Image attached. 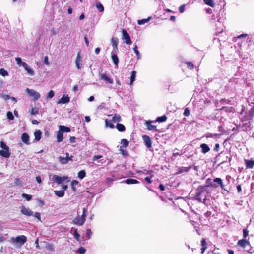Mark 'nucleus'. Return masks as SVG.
I'll return each instance as SVG.
<instances>
[{"label":"nucleus","mask_w":254,"mask_h":254,"mask_svg":"<svg viewBox=\"0 0 254 254\" xmlns=\"http://www.w3.org/2000/svg\"><path fill=\"white\" fill-rule=\"evenodd\" d=\"M34 217L35 218H36L37 219H38L39 220H41V215H40V213H39V212H36L35 214H34Z\"/></svg>","instance_id":"680f3d73"},{"label":"nucleus","mask_w":254,"mask_h":254,"mask_svg":"<svg viewBox=\"0 0 254 254\" xmlns=\"http://www.w3.org/2000/svg\"><path fill=\"white\" fill-rule=\"evenodd\" d=\"M96 8L100 12H103L104 11V7L103 5L100 2L96 3Z\"/></svg>","instance_id":"a19ab883"},{"label":"nucleus","mask_w":254,"mask_h":254,"mask_svg":"<svg viewBox=\"0 0 254 254\" xmlns=\"http://www.w3.org/2000/svg\"><path fill=\"white\" fill-rule=\"evenodd\" d=\"M249 244V242L245 239L240 240L238 242V245L243 248H245Z\"/></svg>","instance_id":"412c9836"},{"label":"nucleus","mask_w":254,"mask_h":254,"mask_svg":"<svg viewBox=\"0 0 254 254\" xmlns=\"http://www.w3.org/2000/svg\"><path fill=\"white\" fill-rule=\"evenodd\" d=\"M42 132L40 130H38L35 131L34 135L35 137V139L36 141H39L41 139Z\"/></svg>","instance_id":"393cba45"},{"label":"nucleus","mask_w":254,"mask_h":254,"mask_svg":"<svg viewBox=\"0 0 254 254\" xmlns=\"http://www.w3.org/2000/svg\"><path fill=\"white\" fill-rule=\"evenodd\" d=\"M248 233H249V232L247 229H244L243 230V236H244V238H246V237H247L248 236Z\"/></svg>","instance_id":"bf43d9fd"},{"label":"nucleus","mask_w":254,"mask_h":254,"mask_svg":"<svg viewBox=\"0 0 254 254\" xmlns=\"http://www.w3.org/2000/svg\"><path fill=\"white\" fill-rule=\"evenodd\" d=\"M86 251V250L83 247H80L78 251V252L81 254H84Z\"/></svg>","instance_id":"6e6d98bb"},{"label":"nucleus","mask_w":254,"mask_h":254,"mask_svg":"<svg viewBox=\"0 0 254 254\" xmlns=\"http://www.w3.org/2000/svg\"><path fill=\"white\" fill-rule=\"evenodd\" d=\"M15 60L17 62V64L19 65V66H20L22 65V63H23V62L22 61V60H21V58H20V57H16L15 58Z\"/></svg>","instance_id":"09e8293b"},{"label":"nucleus","mask_w":254,"mask_h":254,"mask_svg":"<svg viewBox=\"0 0 254 254\" xmlns=\"http://www.w3.org/2000/svg\"><path fill=\"white\" fill-rule=\"evenodd\" d=\"M138 173L140 174L149 175L151 177H152L154 175L152 171L144 170V171H138Z\"/></svg>","instance_id":"cd10ccee"},{"label":"nucleus","mask_w":254,"mask_h":254,"mask_svg":"<svg viewBox=\"0 0 254 254\" xmlns=\"http://www.w3.org/2000/svg\"><path fill=\"white\" fill-rule=\"evenodd\" d=\"M121 117L119 115L115 114L112 119V121L114 123L119 122L121 121Z\"/></svg>","instance_id":"f704fd0d"},{"label":"nucleus","mask_w":254,"mask_h":254,"mask_svg":"<svg viewBox=\"0 0 254 254\" xmlns=\"http://www.w3.org/2000/svg\"><path fill=\"white\" fill-rule=\"evenodd\" d=\"M112 120L111 121H108L107 119H106L105 120V125H106V127H109L111 128H114V125L113 124V123H112Z\"/></svg>","instance_id":"4c0bfd02"},{"label":"nucleus","mask_w":254,"mask_h":254,"mask_svg":"<svg viewBox=\"0 0 254 254\" xmlns=\"http://www.w3.org/2000/svg\"><path fill=\"white\" fill-rule=\"evenodd\" d=\"M154 122L155 121L149 120V121H147L145 122V125L147 127V128L148 130H152V131H157L156 126H155L154 125H152V123Z\"/></svg>","instance_id":"9b49d317"},{"label":"nucleus","mask_w":254,"mask_h":254,"mask_svg":"<svg viewBox=\"0 0 254 254\" xmlns=\"http://www.w3.org/2000/svg\"><path fill=\"white\" fill-rule=\"evenodd\" d=\"M73 158V156L72 155L69 156V154L68 152H66L65 157L59 156L58 160L61 164L64 165L67 164L69 161H72Z\"/></svg>","instance_id":"6e6552de"},{"label":"nucleus","mask_w":254,"mask_h":254,"mask_svg":"<svg viewBox=\"0 0 254 254\" xmlns=\"http://www.w3.org/2000/svg\"><path fill=\"white\" fill-rule=\"evenodd\" d=\"M245 164L247 168L252 169L254 166V159H244Z\"/></svg>","instance_id":"dca6fc26"},{"label":"nucleus","mask_w":254,"mask_h":254,"mask_svg":"<svg viewBox=\"0 0 254 254\" xmlns=\"http://www.w3.org/2000/svg\"><path fill=\"white\" fill-rule=\"evenodd\" d=\"M0 74L3 76V77H5V76H8V72L5 70L3 68H1L0 69Z\"/></svg>","instance_id":"79ce46f5"},{"label":"nucleus","mask_w":254,"mask_h":254,"mask_svg":"<svg viewBox=\"0 0 254 254\" xmlns=\"http://www.w3.org/2000/svg\"><path fill=\"white\" fill-rule=\"evenodd\" d=\"M82 62V58L80 56V54L79 52L77 54V57L75 60L76 67L78 70L80 69L81 68V65Z\"/></svg>","instance_id":"2eb2a0df"},{"label":"nucleus","mask_w":254,"mask_h":254,"mask_svg":"<svg viewBox=\"0 0 254 254\" xmlns=\"http://www.w3.org/2000/svg\"><path fill=\"white\" fill-rule=\"evenodd\" d=\"M87 208H84L83 209V214L81 216H78L73 220V223L79 226H82L85 221Z\"/></svg>","instance_id":"7ed1b4c3"},{"label":"nucleus","mask_w":254,"mask_h":254,"mask_svg":"<svg viewBox=\"0 0 254 254\" xmlns=\"http://www.w3.org/2000/svg\"><path fill=\"white\" fill-rule=\"evenodd\" d=\"M102 155H95L94 156V157H93V161H96L97 160V159H100L102 157Z\"/></svg>","instance_id":"e2e57ef3"},{"label":"nucleus","mask_w":254,"mask_h":254,"mask_svg":"<svg viewBox=\"0 0 254 254\" xmlns=\"http://www.w3.org/2000/svg\"><path fill=\"white\" fill-rule=\"evenodd\" d=\"M142 139L147 148H150L152 147V141L149 136L144 135L142 136Z\"/></svg>","instance_id":"f8f14e48"},{"label":"nucleus","mask_w":254,"mask_h":254,"mask_svg":"<svg viewBox=\"0 0 254 254\" xmlns=\"http://www.w3.org/2000/svg\"><path fill=\"white\" fill-rule=\"evenodd\" d=\"M120 150L121 151L122 154L124 156H127V152L126 150H124L123 148H122V147H120Z\"/></svg>","instance_id":"864d4df0"},{"label":"nucleus","mask_w":254,"mask_h":254,"mask_svg":"<svg viewBox=\"0 0 254 254\" xmlns=\"http://www.w3.org/2000/svg\"><path fill=\"white\" fill-rule=\"evenodd\" d=\"M0 146L2 149L0 150V155L6 158H9L10 153L9 151L8 146L2 141H0Z\"/></svg>","instance_id":"20e7f679"},{"label":"nucleus","mask_w":254,"mask_h":254,"mask_svg":"<svg viewBox=\"0 0 254 254\" xmlns=\"http://www.w3.org/2000/svg\"><path fill=\"white\" fill-rule=\"evenodd\" d=\"M54 92L53 90H50L47 94V98L48 99H51L54 96Z\"/></svg>","instance_id":"49530a36"},{"label":"nucleus","mask_w":254,"mask_h":254,"mask_svg":"<svg viewBox=\"0 0 254 254\" xmlns=\"http://www.w3.org/2000/svg\"><path fill=\"white\" fill-rule=\"evenodd\" d=\"M184 115L185 116H188L190 115V111L188 108H186L185 109V111L184 112Z\"/></svg>","instance_id":"052dcab7"},{"label":"nucleus","mask_w":254,"mask_h":254,"mask_svg":"<svg viewBox=\"0 0 254 254\" xmlns=\"http://www.w3.org/2000/svg\"><path fill=\"white\" fill-rule=\"evenodd\" d=\"M166 120H167L166 116L165 115H163L161 117H157L155 122H163L166 121Z\"/></svg>","instance_id":"e433bc0d"},{"label":"nucleus","mask_w":254,"mask_h":254,"mask_svg":"<svg viewBox=\"0 0 254 254\" xmlns=\"http://www.w3.org/2000/svg\"><path fill=\"white\" fill-rule=\"evenodd\" d=\"M78 183V181L76 180H74L71 182L72 189L74 191H75L76 190L75 186L77 185Z\"/></svg>","instance_id":"37998d69"},{"label":"nucleus","mask_w":254,"mask_h":254,"mask_svg":"<svg viewBox=\"0 0 254 254\" xmlns=\"http://www.w3.org/2000/svg\"><path fill=\"white\" fill-rule=\"evenodd\" d=\"M99 77L101 80H104L107 83L112 84L113 83V80L107 76L106 74L100 73Z\"/></svg>","instance_id":"4468645a"},{"label":"nucleus","mask_w":254,"mask_h":254,"mask_svg":"<svg viewBox=\"0 0 254 254\" xmlns=\"http://www.w3.org/2000/svg\"><path fill=\"white\" fill-rule=\"evenodd\" d=\"M44 63L46 65H49V60H48V57L47 56H45L44 57Z\"/></svg>","instance_id":"13d9d810"},{"label":"nucleus","mask_w":254,"mask_h":254,"mask_svg":"<svg viewBox=\"0 0 254 254\" xmlns=\"http://www.w3.org/2000/svg\"><path fill=\"white\" fill-rule=\"evenodd\" d=\"M185 5L183 4V5H182L181 6L179 7V10L180 13H183L184 12V11H185Z\"/></svg>","instance_id":"4d7b16f0"},{"label":"nucleus","mask_w":254,"mask_h":254,"mask_svg":"<svg viewBox=\"0 0 254 254\" xmlns=\"http://www.w3.org/2000/svg\"><path fill=\"white\" fill-rule=\"evenodd\" d=\"M28 96L31 97L34 101L37 100L40 97V94L34 89L27 88L25 90Z\"/></svg>","instance_id":"39448f33"},{"label":"nucleus","mask_w":254,"mask_h":254,"mask_svg":"<svg viewBox=\"0 0 254 254\" xmlns=\"http://www.w3.org/2000/svg\"><path fill=\"white\" fill-rule=\"evenodd\" d=\"M59 130L60 131H62V133L63 132H69L70 131V129L66 126H63V125H60L59 127Z\"/></svg>","instance_id":"4be33fe9"},{"label":"nucleus","mask_w":254,"mask_h":254,"mask_svg":"<svg viewBox=\"0 0 254 254\" xmlns=\"http://www.w3.org/2000/svg\"><path fill=\"white\" fill-rule=\"evenodd\" d=\"M137 48H138L137 46L136 45H135L133 49L134 52H135V53L136 55L137 59H139L140 58L141 55H140V54L139 51L138 50Z\"/></svg>","instance_id":"ea45409f"},{"label":"nucleus","mask_w":254,"mask_h":254,"mask_svg":"<svg viewBox=\"0 0 254 254\" xmlns=\"http://www.w3.org/2000/svg\"><path fill=\"white\" fill-rule=\"evenodd\" d=\"M116 128L119 131H124L125 130V127L124 125L118 123L116 125Z\"/></svg>","instance_id":"473e14b6"},{"label":"nucleus","mask_w":254,"mask_h":254,"mask_svg":"<svg viewBox=\"0 0 254 254\" xmlns=\"http://www.w3.org/2000/svg\"><path fill=\"white\" fill-rule=\"evenodd\" d=\"M125 183L127 184H133L138 183L139 182L135 179H127L125 180Z\"/></svg>","instance_id":"7c9ffc66"},{"label":"nucleus","mask_w":254,"mask_h":254,"mask_svg":"<svg viewBox=\"0 0 254 254\" xmlns=\"http://www.w3.org/2000/svg\"><path fill=\"white\" fill-rule=\"evenodd\" d=\"M54 193L56 196L59 197H62L64 195V190H55Z\"/></svg>","instance_id":"2f4dec72"},{"label":"nucleus","mask_w":254,"mask_h":254,"mask_svg":"<svg viewBox=\"0 0 254 254\" xmlns=\"http://www.w3.org/2000/svg\"><path fill=\"white\" fill-rule=\"evenodd\" d=\"M206 188L204 186H200L197 189L195 198L200 202L204 201L206 199Z\"/></svg>","instance_id":"f257e3e1"},{"label":"nucleus","mask_w":254,"mask_h":254,"mask_svg":"<svg viewBox=\"0 0 254 254\" xmlns=\"http://www.w3.org/2000/svg\"><path fill=\"white\" fill-rule=\"evenodd\" d=\"M204 3L211 7H213L215 6V3L213 0H204Z\"/></svg>","instance_id":"58836bf2"},{"label":"nucleus","mask_w":254,"mask_h":254,"mask_svg":"<svg viewBox=\"0 0 254 254\" xmlns=\"http://www.w3.org/2000/svg\"><path fill=\"white\" fill-rule=\"evenodd\" d=\"M151 18H152L151 17H148L146 19H141V20H138V21H137V23L139 25L144 24L145 23H146L148 22V21H149L151 19Z\"/></svg>","instance_id":"c85d7f7f"},{"label":"nucleus","mask_w":254,"mask_h":254,"mask_svg":"<svg viewBox=\"0 0 254 254\" xmlns=\"http://www.w3.org/2000/svg\"><path fill=\"white\" fill-rule=\"evenodd\" d=\"M57 141L59 142H61L63 140V133L62 132V131H60L59 130L57 132Z\"/></svg>","instance_id":"c756f323"},{"label":"nucleus","mask_w":254,"mask_h":254,"mask_svg":"<svg viewBox=\"0 0 254 254\" xmlns=\"http://www.w3.org/2000/svg\"><path fill=\"white\" fill-rule=\"evenodd\" d=\"M46 248L47 250L49 251H52L53 250V247L51 245H48L46 246Z\"/></svg>","instance_id":"774afa93"},{"label":"nucleus","mask_w":254,"mask_h":254,"mask_svg":"<svg viewBox=\"0 0 254 254\" xmlns=\"http://www.w3.org/2000/svg\"><path fill=\"white\" fill-rule=\"evenodd\" d=\"M22 196L25 198L27 201L30 200L32 198V196L31 195L27 194L26 193H22Z\"/></svg>","instance_id":"a18cd8bd"},{"label":"nucleus","mask_w":254,"mask_h":254,"mask_svg":"<svg viewBox=\"0 0 254 254\" xmlns=\"http://www.w3.org/2000/svg\"><path fill=\"white\" fill-rule=\"evenodd\" d=\"M253 109L252 108L251 109V110H250L249 111L248 114L247 116H244L242 118L243 120H244V121H247V120H249L251 119V118L253 117Z\"/></svg>","instance_id":"5701e85b"},{"label":"nucleus","mask_w":254,"mask_h":254,"mask_svg":"<svg viewBox=\"0 0 254 254\" xmlns=\"http://www.w3.org/2000/svg\"><path fill=\"white\" fill-rule=\"evenodd\" d=\"M52 180L54 182H56L58 184H61L64 182H68L69 180L67 176H64L61 177L57 175H53Z\"/></svg>","instance_id":"0eeeda50"},{"label":"nucleus","mask_w":254,"mask_h":254,"mask_svg":"<svg viewBox=\"0 0 254 254\" xmlns=\"http://www.w3.org/2000/svg\"><path fill=\"white\" fill-rule=\"evenodd\" d=\"M11 242L17 248L21 247L27 241V238L24 235L18 236L11 239Z\"/></svg>","instance_id":"f03ea898"},{"label":"nucleus","mask_w":254,"mask_h":254,"mask_svg":"<svg viewBox=\"0 0 254 254\" xmlns=\"http://www.w3.org/2000/svg\"><path fill=\"white\" fill-rule=\"evenodd\" d=\"M21 65L24 68L25 70L27 69V68L29 67L27 64L24 62L22 63Z\"/></svg>","instance_id":"69168bd1"},{"label":"nucleus","mask_w":254,"mask_h":254,"mask_svg":"<svg viewBox=\"0 0 254 254\" xmlns=\"http://www.w3.org/2000/svg\"><path fill=\"white\" fill-rule=\"evenodd\" d=\"M121 144L122 145L121 147H122V148H125L128 145L129 142L126 139H122L121 141Z\"/></svg>","instance_id":"72a5a7b5"},{"label":"nucleus","mask_w":254,"mask_h":254,"mask_svg":"<svg viewBox=\"0 0 254 254\" xmlns=\"http://www.w3.org/2000/svg\"><path fill=\"white\" fill-rule=\"evenodd\" d=\"M74 236L75 237L77 240H79L80 238V235L77 232V229L74 230Z\"/></svg>","instance_id":"603ef678"},{"label":"nucleus","mask_w":254,"mask_h":254,"mask_svg":"<svg viewBox=\"0 0 254 254\" xmlns=\"http://www.w3.org/2000/svg\"><path fill=\"white\" fill-rule=\"evenodd\" d=\"M92 234V232L91 229H87L86 230V235L88 237V239H89L91 238Z\"/></svg>","instance_id":"3c124183"},{"label":"nucleus","mask_w":254,"mask_h":254,"mask_svg":"<svg viewBox=\"0 0 254 254\" xmlns=\"http://www.w3.org/2000/svg\"><path fill=\"white\" fill-rule=\"evenodd\" d=\"M186 64L189 68L192 69L194 68L193 64L190 62H186Z\"/></svg>","instance_id":"8fccbe9b"},{"label":"nucleus","mask_w":254,"mask_h":254,"mask_svg":"<svg viewBox=\"0 0 254 254\" xmlns=\"http://www.w3.org/2000/svg\"><path fill=\"white\" fill-rule=\"evenodd\" d=\"M22 141L27 145L30 144L29 142V136L26 133H23L21 136Z\"/></svg>","instance_id":"6ab92c4d"},{"label":"nucleus","mask_w":254,"mask_h":254,"mask_svg":"<svg viewBox=\"0 0 254 254\" xmlns=\"http://www.w3.org/2000/svg\"><path fill=\"white\" fill-rule=\"evenodd\" d=\"M38 110L36 109H35L34 108H32L31 109V114L32 115H36L37 114H38Z\"/></svg>","instance_id":"5fc2aeb1"},{"label":"nucleus","mask_w":254,"mask_h":254,"mask_svg":"<svg viewBox=\"0 0 254 254\" xmlns=\"http://www.w3.org/2000/svg\"><path fill=\"white\" fill-rule=\"evenodd\" d=\"M7 118L10 120H12L14 119V116L12 113L10 111H8L6 114Z\"/></svg>","instance_id":"c03bdc74"},{"label":"nucleus","mask_w":254,"mask_h":254,"mask_svg":"<svg viewBox=\"0 0 254 254\" xmlns=\"http://www.w3.org/2000/svg\"><path fill=\"white\" fill-rule=\"evenodd\" d=\"M122 39L125 41V42L127 44H130L131 43V41L130 39V36L128 33L127 32V31L125 29H123L122 30Z\"/></svg>","instance_id":"1a4fd4ad"},{"label":"nucleus","mask_w":254,"mask_h":254,"mask_svg":"<svg viewBox=\"0 0 254 254\" xmlns=\"http://www.w3.org/2000/svg\"><path fill=\"white\" fill-rule=\"evenodd\" d=\"M21 212L27 216H30L33 215V212L29 208L25 207L24 206H22L21 207Z\"/></svg>","instance_id":"ddd939ff"},{"label":"nucleus","mask_w":254,"mask_h":254,"mask_svg":"<svg viewBox=\"0 0 254 254\" xmlns=\"http://www.w3.org/2000/svg\"><path fill=\"white\" fill-rule=\"evenodd\" d=\"M117 52H114V51L111 52V58L115 66H118L119 64V58L117 55Z\"/></svg>","instance_id":"f3484780"},{"label":"nucleus","mask_w":254,"mask_h":254,"mask_svg":"<svg viewBox=\"0 0 254 254\" xmlns=\"http://www.w3.org/2000/svg\"><path fill=\"white\" fill-rule=\"evenodd\" d=\"M76 138L74 136L70 137L69 141L70 143H74L75 142Z\"/></svg>","instance_id":"338daca9"},{"label":"nucleus","mask_w":254,"mask_h":254,"mask_svg":"<svg viewBox=\"0 0 254 254\" xmlns=\"http://www.w3.org/2000/svg\"><path fill=\"white\" fill-rule=\"evenodd\" d=\"M25 70L27 71V73L29 74L31 76H33L34 74V72L32 69L28 67L27 69H25Z\"/></svg>","instance_id":"de8ad7c7"},{"label":"nucleus","mask_w":254,"mask_h":254,"mask_svg":"<svg viewBox=\"0 0 254 254\" xmlns=\"http://www.w3.org/2000/svg\"><path fill=\"white\" fill-rule=\"evenodd\" d=\"M136 72L135 71H132L131 72V76H130V80L129 84L132 85L133 84V82L134 81L136 77Z\"/></svg>","instance_id":"bb28decb"},{"label":"nucleus","mask_w":254,"mask_h":254,"mask_svg":"<svg viewBox=\"0 0 254 254\" xmlns=\"http://www.w3.org/2000/svg\"><path fill=\"white\" fill-rule=\"evenodd\" d=\"M201 246L202 248L201 249V254H203L205 250L207 249V243L206 242L205 239H202L201 241Z\"/></svg>","instance_id":"a878e982"},{"label":"nucleus","mask_w":254,"mask_h":254,"mask_svg":"<svg viewBox=\"0 0 254 254\" xmlns=\"http://www.w3.org/2000/svg\"><path fill=\"white\" fill-rule=\"evenodd\" d=\"M86 176V172L84 170H82L80 171L78 173V177L80 179H83Z\"/></svg>","instance_id":"c9c22d12"},{"label":"nucleus","mask_w":254,"mask_h":254,"mask_svg":"<svg viewBox=\"0 0 254 254\" xmlns=\"http://www.w3.org/2000/svg\"><path fill=\"white\" fill-rule=\"evenodd\" d=\"M200 148H201L202 152L204 154H205L209 152L210 150V148L208 147V146L205 143H203L200 145Z\"/></svg>","instance_id":"aec40b11"},{"label":"nucleus","mask_w":254,"mask_h":254,"mask_svg":"<svg viewBox=\"0 0 254 254\" xmlns=\"http://www.w3.org/2000/svg\"><path fill=\"white\" fill-rule=\"evenodd\" d=\"M69 101L70 98L68 95L64 96L58 101V104H66Z\"/></svg>","instance_id":"a211bd4d"},{"label":"nucleus","mask_w":254,"mask_h":254,"mask_svg":"<svg viewBox=\"0 0 254 254\" xmlns=\"http://www.w3.org/2000/svg\"><path fill=\"white\" fill-rule=\"evenodd\" d=\"M152 177H151V176L149 177H146L145 178V180L148 183H151L152 181L151 180V178Z\"/></svg>","instance_id":"0e129e2a"},{"label":"nucleus","mask_w":254,"mask_h":254,"mask_svg":"<svg viewBox=\"0 0 254 254\" xmlns=\"http://www.w3.org/2000/svg\"><path fill=\"white\" fill-rule=\"evenodd\" d=\"M209 180H210L209 179H208L207 180V183L208 184L209 186H211L212 187H214V188L217 187L218 185H217L215 184H214V182H215V183H217L218 184H219L222 190H225L224 185H223V181L221 178H216L215 179H213L212 182H210L209 183L208 182Z\"/></svg>","instance_id":"423d86ee"},{"label":"nucleus","mask_w":254,"mask_h":254,"mask_svg":"<svg viewBox=\"0 0 254 254\" xmlns=\"http://www.w3.org/2000/svg\"><path fill=\"white\" fill-rule=\"evenodd\" d=\"M190 168H191L190 167H181L179 168L177 173L180 174V173H182L184 172H188L190 169Z\"/></svg>","instance_id":"b1692460"},{"label":"nucleus","mask_w":254,"mask_h":254,"mask_svg":"<svg viewBox=\"0 0 254 254\" xmlns=\"http://www.w3.org/2000/svg\"><path fill=\"white\" fill-rule=\"evenodd\" d=\"M111 45L113 47V50L112 51H114V52H118V39L117 37H113L112 38Z\"/></svg>","instance_id":"9d476101"}]
</instances>
